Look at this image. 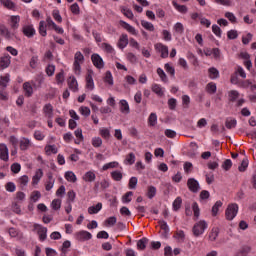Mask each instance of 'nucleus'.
<instances>
[{
    "label": "nucleus",
    "mask_w": 256,
    "mask_h": 256,
    "mask_svg": "<svg viewBox=\"0 0 256 256\" xmlns=\"http://www.w3.org/2000/svg\"><path fill=\"white\" fill-rule=\"evenodd\" d=\"M85 61V56H83V53L81 52H76L74 56V73L75 75H81V65Z\"/></svg>",
    "instance_id": "obj_1"
},
{
    "label": "nucleus",
    "mask_w": 256,
    "mask_h": 256,
    "mask_svg": "<svg viewBox=\"0 0 256 256\" xmlns=\"http://www.w3.org/2000/svg\"><path fill=\"white\" fill-rule=\"evenodd\" d=\"M205 229H207V222L205 220H200L196 224H194L192 231L195 237H199L205 233Z\"/></svg>",
    "instance_id": "obj_2"
},
{
    "label": "nucleus",
    "mask_w": 256,
    "mask_h": 256,
    "mask_svg": "<svg viewBox=\"0 0 256 256\" xmlns=\"http://www.w3.org/2000/svg\"><path fill=\"white\" fill-rule=\"evenodd\" d=\"M237 213H239V206L237 204L229 205L225 212L227 221H233L237 217Z\"/></svg>",
    "instance_id": "obj_3"
},
{
    "label": "nucleus",
    "mask_w": 256,
    "mask_h": 256,
    "mask_svg": "<svg viewBox=\"0 0 256 256\" xmlns=\"http://www.w3.org/2000/svg\"><path fill=\"white\" fill-rule=\"evenodd\" d=\"M187 187L191 193H199L201 190V186L199 185V181L195 178H189L187 181Z\"/></svg>",
    "instance_id": "obj_4"
},
{
    "label": "nucleus",
    "mask_w": 256,
    "mask_h": 256,
    "mask_svg": "<svg viewBox=\"0 0 256 256\" xmlns=\"http://www.w3.org/2000/svg\"><path fill=\"white\" fill-rule=\"evenodd\" d=\"M109 181L106 179H103L101 181H98L94 184V191L95 193H99V191H105V189H109Z\"/></svg>",
    "instance_id": "obj_5"
},
{
    "label": "nucleus",
    "mask_w": 256,
    "mask_h": 256,
    "mask_svg": "<svg viewBox=\"0 0 256 256\" xmlns=\"http://www.w3.org/2000/svg\"><path fill=\"white\" fill-rule=\"evenodd\" d=\"M92 63L94 67H97V69H103L105 67V63L103 62V58L99 54H93L91 56Z\"/></svg>",
    "instance_id": "obj_6"
},
{
    "label": "nucleus",
    "mask_w": 256,
    "mask_h": 256,
    "mask_svg": "<svg viewBox=\"0 0 256 256\" xmlns=\"http://www.w3.org/2000/svg\"><path fill=\"white\" fill-rule=\"evenodd\" d=\"M156 49L161 53L162 59H167L169 57V48L162 43L155 45Z\"/></svg>",
    "instance_id": "obj_7"
},
{
    "label": "nucleus",
    "mask_w": 256,
    "mask_h": 256,
    "mask_svg": "<svg viewBox=\"0 0 256 256\" xmlns=\"http://www.w3.org/2000/svg\"><path fill=\"white\" fill-rule=\"evenodd\" d=\"M0 159L9 161V148H7L6 144H0Z\"/></svg>",
    "instance_id": "obj_8"
},
{
    "label": "nucleus",
    "mask_w": 256,
    "mask_h": 256,
    "mask_svg": "<svg viewBox=\"0 0 256 256\" xmlns=\"http://www.w3.org/2000/svg\"><path fill=\"white\" fill-rule=\"evenodd\" d=\"M11 65V56L4 55L0 57V69H7Z\"/></svg>",
    "instance_id": "obj_9"
},
{
    "label": "nucleus",
    "mask_w": 256,
    "mask_h": 256,
    "mask_svg": "<svg viewBox=\"0 0 256 256\" xmlns=\"http://www.w3.org/2000/svg\"><path fill=\"white\" fill-rule=\"evenodd\" d=\"M119 105L121 113L124 115H129L131 113V109L129 108V103L127 100H120Z\"/></svg>",
    "instance_id": "obj_10"
},
{
    "label": "nucleus",
    "mask_w": 256,
    "mask_h": 256,
    "mask_svg": "<svg viewBox=\"0 0 256 256\" xmlns=\"http://www.w3.org/2000/svg\"><path fill=\"white\" fill-rule=\"evenodd\" d=\"M68 86L71 91H78L79 90V84L77 83V79L74 76H70L68 79Z\"/></svg>",
    "instance_id": "obj_11"
},
{
    "label": "nucleus",
    "mask_w": 256,
    "mask_h": 256,
    "mask_svg": "<svg viewBox=\"0 0 256 256\" xmlns=\"http://www.w3.org/2000/svg\"><path fill=\"white\" fill-rule=\"evenodd\" d=\"M91 237H93V235H91V233L87 231H80L77 233L78 241H89Z\"/></svg>",
    "instance_id": "obj_12"
},
{
    "label": "nucleus",
    "mask_w": 256,
    "mask_h": 256,
    "mask_svg": "<svg viewBox=\"0 0 256 256\" xmlns=\"http://www.w3.org/2000/svg\"><path fill=\"white\" fill-rule=\"evenodd\" d=\"M127 45H129V38L127 37V34H122L118 42V47L119 49H125Z\"/></svg>",
    "instance_id": "obj_13"
},
{
    "label": "nucleus",
    "mask_w": 256,
    "mask_h": 256,
    "mask_svg": "<svg viewBox=\"0 0 256 256\" xmlns=\"http://www.w3.org/2000/svg\"><path fill=\"white\" fill-rule=\"evenodd\" d=\"M251 246H242L235 254V256H248L251 253Z\"/></svg>",
    "instance_id": "obj_14"
},
{
    "label": "nucleus",
    "mask_w": 256,
    "mask_h": 256,
    "mask_svg": "<svg viewBox=\"0 0 256 256\" xmlns=\"http://www.w3.org/2000/svg\"><path fill=\"white\" fill-rule=\"evenodd\" d=\"M43 113L48 119H53V105L46 104L43 108Z\"/></svg>",
    "instance_id": "obj_15"
},
{
    "label": "nucleus",
    "mask_w": 256,
    "mask_h": 256,
    "mask_svg": "<svg viewBox=\"0 0 256 256\" xmlns=\"http://www.w3.org/2000/svg\"><path fill=\"white\" fill-rule=\"evenodd\" d=\"M21 151H27L31 147V140L29 138H22L19 142Z\"/></svg>",
    "instance_id": "obj_16"
},
{
    "label": "nucleus",
    "mask_w": 256,
    "mask_h": 256,
    "mask_svg": "<svg viewBox=\"0 0 256 256\" xmlns=\"http://www.w3.org/2000/svg\"><path fill=\"white\" fill-rule=\"evenodd\" d=\"M42 177H43V170L38 169L32 178V185H39V181H41Z\"/></svg>",
    "instance_id": "obj_17"
},
{
    "label": "nucleus",
    "mask_w": 256,
    "mask_h": 256,
    "mask_svg": "<svg viewBox=\"0 0 256 256\" xmlns=\"http://www.w3.org/2000/svg\"><path fill=\"white\" fill-rule=\"evenodd\" d=\"M22 31L26 37H33V35H35V28L30 25L24 26Z\"/></svg>",
    "instance_id": "obj_18"
},
{
    "label": "nucleus",
    "mask_w": 256,
    "mask_h": 256,
    "mask_svg": "<svg viewBox=\"0 0 256 256\" xmlns=\"http://www.w3.org/2000/svg\"><path fill=\"white\" fill-rule=\"evenodd\" d=\"M23 89L26 97H31V95H33V86H31V83L25 82L23 84Z\"/></svg>",
    "instance_id": "obj_19"
},
{
    "label": "nucleus",
    "mask_w": 256,
    "mask_h": 256,
    "mask_svg": "<svg viewBox=\"0 0 256 256\" xmlns=\"http://www.w3.org/2000/svg\"><path fill=\"white\" fill-rule=\"evenodd\" d=\"M101 209H103V204L101 202L97 203V205L95 206H90L88 208V213L90 215H95L97 214L98 211H100Z\"/></svg>",
    "instance_id": "obj_20"
},
{
    "label": "nucleus",
    "mask_w": 256,
    "mask_h": 256,
    "mask_svg": "<svg viewBox=\"0 0 256 256\" xmlns=\"http://www.w3.org/2000/svg\"><path fill=\"white\" fill-rule=\"evenodd\" d=\"M86 87L91 91H93L95 87V83L93 82V75L91 74V72H89L88 75L86 76Z\"/></svg>",
    "instance_id": "obj_21"
},
{
    "label": "nucleus",
    "mask_w": 256,
    "mask_h": 256,
    "mask_svg": "<svg viewBox=\"0 0 256 256\" xmlns=\"http://www.w3.org/2000/svg\"><path fill=\"white\" fill-rule=\"evenodd\" d=\"M83 179L87 183H93V181H95V179H96L95 172H93V171L86 172L85 175L83 176Z\"/></svg>",
    "instance_id": "obj_22"
},
{
    "label": "nucleus",
    "mask_w": 256,
    "mask_h": 256,
    "mask_svg": "<svg viewBox=\"0 0 256 256\" xmlns=\"http://www.w3.org/2000/svg\"><path fill=\"white\" fill-rule=\"evenodd\" d=\"M0 34L2 35V37H5L6 39H11V37H13V34L9 32V29H7L5 25H0Z\"/></svg>",
    "instance_id": "obj_23"
},
{
    "label": "nucleus",
    "mask_w": 256,
    "mask_h": 256,
    "mask_svg": "<svg viewBox=\"0 0 256 256\" xmlns=\"http://www.w3.org/2000/svg\"><path fill=\"white\" fill-rule=\"evenodd\" d=\"M206 91L209 95H215L217 93V84L210 82L206 85Z\"/></svg>",
    "instance_id": "obj_24"
},
{
    "label": "nucleus",
    "mask_w": 256,
    "mask_h": 256,
    "mask_svg": "<svg viewBox=\"0 0 256 256\" xmlns=\"http://www.w3.org/2000/svg\"><path fill=\"white\" fill-rule=\"evenodd\" d=\"M38 235L40 241H45V239H47V228L43 226H38Z\"/></svg>",
    "instance_id": "obj_25"
},
{
    "label": "nucleus",
    "mask_w": 256,
    "mask_h": 256,
    "mask_svg": "<svg viewBox=\"0 0 256 256\" xmlns=\"http://www.w3.org/2000/svg\"><path fill=\"white\" fill-rule=\"evenodd\" d=\"M65 179L69 181V183H76L77 182V176L73 171H68L65 173Z\"/></svg>",
    "instance_id": "obj_26"
},
{
    "label": "nucleus",
    "mask_w": 256,
    "mask_h": 256,
    "mask_svg": "<svg viewBox=\"0 0 256 256\" xmlns=\"http://www.w3.org/2000/svg\"><path fill=\"white\" fill-rule=\"evenodd\" d=\"M120 25H121V27H123V29H126V31H128V33H132V35H135V28L133 26H130L129 23L121 20Z\"/></svg>",
    "instance_id": "obj_27"
},
{
    "label": "nucleus",
    "mask_w": 256,
    "mask_h": 256,
    "mask_svg": "<svg viewBox=\"0 0 256 256\" xmlns=\"http://www.w3.org/2000/svg\"><path fill=\"white\" fill-rule=\"evenodd\" d=\"M225 127L227 129H235V127H237V120L227 118L226 121H225Z\"/></svg>",
    "instance_id": "obj_28"
},
{
    "label": "nucleus",
    "mask_w": 256,
    "mask_h": 256,
    "mask_svg": "<svg viewBox=\"0 0 256 256\" xmlns=\"http://www.w3.org/2000/svg\"><path fill=\"white\" fill-rule=\"evenodd\" d=\"M75 137H77V140H75L76 145H79L81 141H83V130L81 128H78L74 132Z\"/></svg>",
    "instance_id": "obj_29"
},
{
    "label": "nucleus",
    "mask_w": 256,
    "mask_h": 256,
    "mask_svg": "<svg viewBox=\"0 0 256 256\" xmlns=\"http://www.w3.org/2000/svg\"><path fill=\"white\" fill-rule=\"evenodd\" d=\"M148 243H149V239L147 238L140 239L137 242V249H140L141 251H143L144 249H146Z\"/></svg>",
    "instance_id": "obj_30"
},
{
    "label": "nucleus",
    "mask_w": 256,
    "mask_h": 256,
    "mask_svg": "<svg viewBox=\"0 0 256 256\" xmlns=\"http://www.w3.org/2000/svg\"><path fill=\"white\" fill-rule=\"evenodd\" d=\"M210 79H219V70L215 67L208 69Z\"/></svg>",
    "instance_id": "obj_31"
},
{
    "label": "nucleus",
    "mask_w": 256,
    "mask_h": 256,
    "mask_svg": "<svg viewBox=\"0 0 256 256\" xmlns=\"http://www.w3.org/2000/svg\"><path fill=\"white\" fill-rule=\"evenodd\" d=\"M141 25H142V27H144V29H146V31H150V32L155 31V26L151 22H147L145 20H142Z\"/></svg>",
    "instance_id": "obj_32"
},
{
    "label": "nucleus",
    "mask_w": 256,
    "mask_h": 256,
    "mask_svg": "<svg viewBox=\"0 0 256 256\" xmlns=\"http://www.w3.org/2000/svg\"><path fill=\"white\" fill-rule=\"evenodd\" d=\"M21 21V18L19 16H12L11 17V27L12 29H19V22Z\"/></svg>",
    "instance_id": "obj_33"
},
{
    "label": "nucleus",
    "mask_w": 256,
    "mask_h": 256,
    "mask_svg": "<svg viewBox=\"0 0 256 256\" xmlns=\"http://www.w3.org/2000/svg\"><path fill=\"white\" fill-rule=\"evenodd\" d=\"M217 237H219V228L218 227L212 228V230L209 234V239L211 241H216Z\"/></svg>",
    "instance_id": "obj_34"
},
{
    "label": "nucleus",
    "mask_w": 256,
    "mask_h": 256,
    "mask_svg": "<svg viewBox=\"0 0 256 256\" xmlns=\"http://www.w3.org/2000/svg\"><path fill=\"white\" fill-rule=\"evenodd\" d=\"M152 91H153V93H156V95H158V97H163V89L161 88V86L159 84H153Z\"/></svg>",
    "instance_id": "obj_35"
},
{
    "label": "nucleus",
    "mask_w": 256,
    "mask_h": 256,
    "mask_svg": "<svg viewBox=\"0 0 256 256\" xmlns=\"http://www.w3.org/2000/svg\"><path fill=\"white\" fill-rule=\"evenodd\" d=\"M223 207V202L217 201L212 207V215L213 217H217V213H219V208Z\"/></svg>",
    "instance_id": "obj_36"
},
{
    "label": "nucleus",
    "mask_w": 256,
    "mask_h": 256,
    "mask_svg": "<svg viewBox=\"0 0 256 256\" xmlns=\"http://www.w3.org/2000/svg\"><path fill=\"white\" fill-rule=\"evenodd\" d=\"M148 123L151 127H155L157 125V114L151 113L148 118Z\"/></svg>",
    "instance_id": "obj_37"
},
{
    "label": "nucleus",
    "mask_w": 256,
    "mask_h": 256,
    "mask_svg": "<svg viewBox=\"0 0 256 256\" xmlns=\"http://www.w3.org/2000/svg\"><path fill=\"white\" fill-rule=\"evenodd\" d=\"M183 203V199L181 197H177L173 202V209L175 211H179L181 209V205Z\"/></svg>",
    "instance_id": "obj_38"
},
{
    "label": "nucleus",
    "mask_w": 256,
    "mask_h": 256,
    "mask_svg": "<svg viewBox=\"0 0 256 256\" xmlns=\"http://www.w3.org/2000/svg\"><path fill=\"white\" fill-rule=\"evenodd\" d=\"M39 33L42 37L47 36V28L45 27V21H40V23H39Z\"/></svg>",
    "instance_id": "obj_39"
},
{
    "label": "nucleus",
    "mask_w": 256,
    "mask_h": 256,
    "mask_svg": "<svg viewBox=\"0 0 256 256\" xmlns=\"http://www.w3.org/2000/svg\"><path fill=\"white\" fill-rule=\"evenodd\" d=\"M172 5H174L175 9L179 11V13H187V6L185 5H179L176 1L172 2Z\"/></svg>",
    "instance_id": "obj_40"
},
{
    "label": "nucleus",
    "mask_w": 256,
    "mask_h": 256,
    "mask_svg": "<svg viewBox=\"0 0 256 256\" xmlns=\"http://www.w3.org/2000/svg\"><path fill=\"white\" fill-rule=\"evenodd\" d=\"M155 195H157V188H155L154 186H149L147 192L148 199H153Z\"/></svg>",
    "instance_id": "obj_41"
},
{
    "label": "nucleus",
    "mask_w": 256,
    "mask_h": 256,
    "mask_svg": "<svg viewBox=\"0 0 256 256\" xmlns=\"http://www.w3.org/2000/svg\"><path fill=\"white\" fill-rule=\"evenodd\" d=\"M111 177L114 181H121L123 179V173L121 171H113L111 172Z\"/></svg>",
    "instance_id": "obj_42"
},
{
    "label": "nucleus",
    "mask_w": 256,
    "mask_h": 256,
    "mask_svg": "<svg viewBox=\"0 0 256 256\" xmlns=\"http://www.w3.org/2000/svg\"><path fill=\"white\" fill-rule=\"evenodd\" d=\"M125 163L126 165H133L135 163V154L133 152L126 156Z\"/></svg>",
    "instance_id": "obj_43"
},
{
    "label": "nucleus",
    "mask_w": 256,
    "mask_h": 256,
    "mask_svg": "<svg viewBox=\"0 0 256 256\" xmlns=\"http://www.w3.org/2000/svg\"><path fill=\"white\" fill-rule=\"evenodd\" d=\"M192 211L194 213V217H196V219H199V215L201 213V210L199 209V204H197V202H194L192 204Z\"/></svg>",
    "instance_id": "obj_44"
},
{
    "label": "nucleus",
    "mask_w": 256,
    "mask_h": 256,
    "mask_svg": "<svg viewBox=\"0 0 256 256\" xmlns=\"http://www.w3.org/2000/svg\"><path fill=\"white\" fill-rule=\"evenodd\" d=\"M51 207L54 211H59L61 209V199H54L51 203Z\"/></svg>",
    "instance_id": "obj_45"
},
{
    "label": "nucleus",
    "mask_w": 256,
    "mask_h": 256,
    "mask_svg": "<svg viewBox=\"0 0 256 256\" xmlns=\"http://www.w3.org/2000/svg\"><path fill=\"white\" fill-rule=\"evenodd\" d=\"M92 145L93 147L99 148L103 145V139L101 137H94L92 138Z\"/></svg>",
    "instance_id": "obj_46"
},
{
    "label": "nucleus",
    "mask_w": 256,
    "mask_h": 256,
    "mask_svg": "<svg viewBox=\"0 0 256 256\" xmlns=\"http://www.w3.org/2000/svg\"><path fill=\"white\" fill-rule=\"evenodd\" d=\"M79 111L84 117H89L91 115V109L87 106L80 107Z\"/></svg>",
    "instance_id": "obj_47"
},
{
    "label": "nucleus",
    "mask_w": 256,
    "mask_h": 256,
    "mask_svg": "<svg viewBox=\"0 0 256 256\" xmlns=\"http://www.w3.org/2000/svg\"><path fill=\"white\" fill-rule=\"evenodd\" d=\"M157 74L159 75V77H160L161 81H163V83H167V81H168L167 74H165V71H163V69L158 68Z\"/></svg>",
    "instance_id": "obj_48"
},
{
    "label": "nucleus",
    "mask_w": 256,
    "mask_h": 256,
    "mask_svg": "<svg viewBox=\"0 0 256 256\" xmlns=\"http://www.w3.org/2000/svg\"><path fill=\"white\" fill-rule=\"evenodd\" d=\"M174 31H176L179 35H183L185 28L183 27L182 23L178 22L174 25Z\"/></svg>",
    "instance_id": "obj_49"
},
{
    "label": "nucleus",
    "mask_w": 256,
    "mask_h": 256,
    "mask_svg": "<svg viewBox=\"0 0 256 256\" xmlns=\"http://www.w3.org/2000/svg\"><path fill=\"white\" fill-rule=\"evenodd\" d=\"M105 83H108L109 85H113V75L111 74V71H107L104 77Z\"/></svg>",
    "instance_id": "obj_50"
},
{
    "label": "nucleus",
    "mask_w": 256,
    "mask_h": 256,
    "mask_svg": "<svg viewBox=\"0 0 256 256\" xmlns=\"http://www.w3.org/2000/svg\"><path fill=\"white\" fill-rule=\"evenodd\" d=\"M9 74H6L5 76H1L0 78V86L1 87H7V83H9Z\"/></svg>",
    "instance_id": "obj_51"
},
{
    "label": "nucleus",
    "mask_w": 256,
    "mask_h": 256,
    "mask_svg": "<svg viewBox=\"0 0 256 256\" xmlns=\"http://www.w3.org/2000/svg\"><path fill=\"white\" fill-rule=\"evenodd\" d=\"M175 239H178V241H185V232L183 230H178L176 234L174 235Z\"/></svg>",
    "instance_id": "obj_52"
},
{
    "label": "nucleus",
    "mask_w": 256,
    "mask_h": 256,
    "mask_svg": "<svg viewBox=\"0 0 256 256\" xmlns=\"http://www.w3.org/2000/svg\"><path fill=\"white\" fill-rule=\"evenodd\" d=\"M239 98V92H237L236 90H231L229 92V101H237V99Z\"/></svg>",
    "instance_id": "obj_53"
},
{
    "label": "nucleus",
    "mask_w": 256,
    "mask_h": 256,
    "mask_svg": "<svg viewBox=\"0 0 256 256\" xmlns=\"http://www.w3.org/2000/svg\"><path fill=\"white\" fill-rule=\"evenodd\" d=\"M164 134L169 139H175V137H177V132H175V130H171V129H166Z\"/></svg>",
    "instance_id": "obj_54"
},
{
    "label": "nucleus",
    "mask_w": 256,
    "mask_h": 256,
    "mask_svg": "<svg viewBox=\"0 0 256 256\" xmlns=\"http://www.w3.org/2000/svg\"><path fill=\"white\" fill-rule=\"evenodd\" d=\"M137 183H138L137 177H131L128 184L129 189H136Z\"/></svg>",
    "instance_id": "obj_55"
},
{
    "label": "nucleus",
    "mask_w": 256,
    "mask_h": 256,
    "mask_svg": "<svg viewBox=\"0 0 256 256\" xmlns=\"http://www.w3.org/2000/svg\"><path fill=\"white\" fill-rule=\"evenodd\" d=\"M100 135L104 139H109V137H111V132H109V129L107 128H102L100 129Z\"/></svg>",
    "instance_id": "obj_56"
},
{
    "label": "nucleus",
    "mask_w": 256,
    "mask_h": 256,
    "mask_svg": "<svg viewBox=\"0 0 256 256\" xmlns=\"http://www.w3.org/2000/svg\"><path fill=\"white\" fill-rule=\"evenodd\" d=\"M131 197H133V192H132V191L127 192V193L122 197L123 203H131Z\"/></svg>",
    "instance_id": "obj_57"
},
{
    "label": "nucleus",
    "mask_w": 256,
    "mask_h": 256,
    "mask_svg": "<svg viewBox=\"0 0 256 256\" xmlns=\"http://www.w3.org/2000/svg\"><path fill=\"white\" fill-rule=\"evenodd\" d=\"M19 183L22 185V187H27V183H29V176L24 175L19 178Z\"/></svg>",
    "instance_id": "obj_58"
},
{
    "label": "nucleus",
    "mask_w": 256,
    "mask_h": 256,
    "mask_svg": "<svg viewBox=\"0 0 256 256\" xmlns=\"http://www.w3.org/2000/svg\"><path fill=\"white\" fill-rule=\"evenodd\" d=\"M122 13H123V15H125V17H127L128 19H133V11H131V9L123 8V9H122Z\"/></svg>",
    "instance_id": "obj_59"
},
{
    "label": "nucleus",
    "mask_w": 256,
    "mask_h": 256,
    "mask_svg": "<svg viewBox=\"0 0 256 256\" xmlns=\"http://www.w3.org/2000/svg\"><path fill=\"white\" fill-rule=\"evenodd\" d=\"M6 191H9V193H14L16 186L13 182H8L5 186Z\"/></svg>",
    "instance_id": "obj_60"
},
{
    "label": "nucleus",
    "mask_w": 256,
    "mask_h": 256,
    "mask_svg": "<svg viewBox=\"0 0 256 256\" xmlns=\"http://www.w3.org/2000/svg\"><path fill=\"white\" fill-rule=\"evenodd\" d=\"M70 11L74 14V15H79L80 9H79V4L74 3L70 6Z\"/></svg>",
    "instance_id": "obj_61"
},
{
    "label": "nucleus",
    "mask_w": 256,
    "mask_h": 256,
    "mask_svg": "<svg viewBox=\"0 0 256 256\" xmlns=\"http://www.w3.org/2000/svg\"><path fill=\"white\" fill-rule=\"evenodd\" d=\"M228 39H237L239 37V34L237 33V30H230L227 33Z\"/></svg>",
    "instance_id": "obj_62"
},
{
    "label": "nucleus",
    "mask_w": 256,
    "mask_h": 256,
    "mask_svg": "<svg viewBox=\"0 0 256 256\" xmlns=\"http://www.w3.org/2000/svg\"><path fill=\"white\" fill-rule=\"evenodd\" d=\"M46 153H53L54 155L57 154L58 150L57 147H55V145H49L46 146Z\"/></svg>",
    "instance_id": "obj_63"
},
{
    "label": "nucleus",
    "mask_w": 256,
    "mask_h": 256,
    "mask_svg": "<svg viewBox=\"0 0 256 256\" xmlns=\"http://www.w3.org/2000/svg\"><path fill=\"white\" fill-rule=\"evenodd\" d=\"M11 171H12V173H19V171H21V164L13 163L11 165Z\"/></svg>",
    "instance_id": "obj_64"
}]
</instances>
